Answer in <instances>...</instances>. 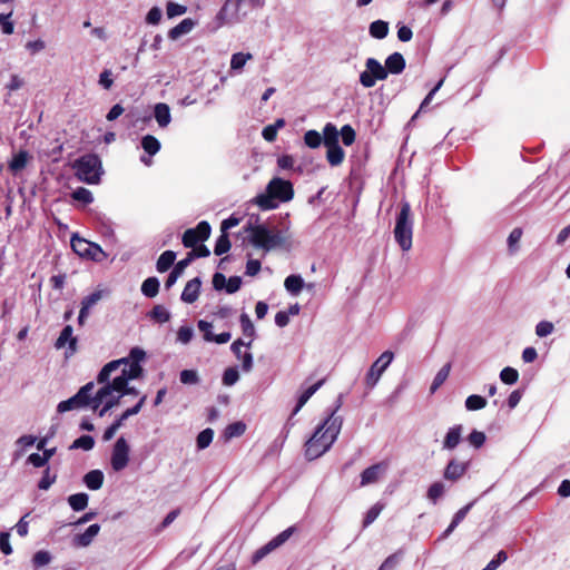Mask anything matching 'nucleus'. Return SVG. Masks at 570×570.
<instances>
[{"mask_svg":"<svg viewBox=\"0 0 570 570\" xmlns=\"http://www.w3.org/2000/svg\"><path fill=\"white\" fill-rule=\"evenodd\" d=\"M243 229L244 233L249 235V243L265 253L285 247L291 238L288 227L279 229L268 223L261 222L259 215L254 214L249 215Z\"/></svg>","mask_w":570,"mask_h":570,"instance_id":"f257e3e1","label":"nucleus"},{"mask_svg":"<svg viewBox=\"0 0 570 570\" xmlns=\"http://www.w3.org/2000/svg\"><path fill=\"white\" fill-rule=\"evenodd\" d=\"M159 279L155 276H151L142 282L140 289L146 297L153 298L159 293Z\"/></svg>","mask_w":570,"mask_h":570,"instance_id":"7c9ffc66","label":"nucleus"},{"mask_svg":"<svg viewBox=\"0 0 570 570\" xmlns=\"http://www.w3.org/2000/svg\"><path fill=\"white\" fill-rule=\"evenodd\" d=\"M368 32L375 39H384L389 33V23L383 20H375L370 24Z\"/></svg>","mask_w":570,"mask_h":570,"instance_id":"c9c22d12","label":"nucleus"},{"mask_svg":"<svg viewBox=\"0 0 570 570\" xmlns=\"http://www.w3.org/2000/svg\"><path fill=\"white\" fill-rule=\"evenodd\" d=\"M500 380L509 385L514 384L519 380V372L513 367L507 366L500 372Z\"/></svg>","mask_w":570,"mask_h":570,"instance_id":"603ef678","label":"nucleus"},{"mask_svg":"<svg viewBox=\"0 0 570 570\" xmlns=\"http://www.w3.org/2000/svg\"><path fill=\"white\" fill-rule=\"evenodd\" d=\"M485 434L478 430H473L468 436L469 443L475 449H480L485 443Z\"/></svg>","mask_w":570,"mask_h":570,"instance_id":"0e129e2a","label":"nucleus"},{"mask_svg":"<svg viewBox=\"0 0 570 570\" xmlns=\"http://www.w3.org/2000/svg\"><path fill=\"white\" fill-rule=\"evenodd\" d=\"M326 159L331 166H338L343 163L345 153L343 148L338 145L326 147Z\"/></svg>","mask_w":570,"mask_h":570,"instance_id":"473e14b6","label":"nucleus"},{"mask_svg":"<svg viewBox=\"0 0 570 570\" xmlns=\"http://www.w3.org/2000/svg\"><path fill=\"white\" fill-rule=\"evenodd\" d=\"M462 432H463V426L461 424L450 428L444 438V441H443V449L444 450L455 449L459 445V443L461 442Z\"/></svg>","mask_w":570,"mask_h":570,"instance_id":"4be33fe9","label":"nucleus"},{"mask_svg":"<svg viewBox=\"0 0 570 570\" xmlns=\"http://www.w3.org/2000/svg\"><path fill=\"white\" fill-rule=\"evenodd\" d=\"M176 253L173 250H165L156 263V268L159 273L167 272L175 263Z\"/></svg>","mask_w":570,"mask_h":570,"instance_id":"2f4dec72","label":"nucleus"},{"mask_svg":"<svg viewBox=\"0 0 570 570\" xmlns=\"http://www.w3.org/2000/svg\"><path fill=\"white\" fill-rule=\"evenodd\" d=\"M191 248L193 249L186 255V258L187 261H189V263H191L196 258L208 257L210 255V250L204 244L194 246Z\"/></svg>","mask_w":570,"mask_h":570,"instance_id":"4d7b16f0","label":"nucleus"},{"mask_svg":"<svg viewBox=\"0 0 570 570\" xmlns=\"http://www.w3.org/2000/svg\"><path fill=\"white\" fill-rule=\"evenodd\" d=\"M253 59V55L247 52H236L230 59V69L233 71H240L248 60Z\"/></svg>","mask_w":570,"mask_h":570,"instance_id":"a19ab883","label":"nucleus"},{"mask_svg":"<svg viewBox=\"0 0 570 570\" xmlns=\"http://www.w3.org/2000/svg\"><path fill=\"white\" fill-rule=\"evenodd\" d=\"M195 26L196 22L193 19L186 18L169 30L168 38L171 40H177L181 36L189 33Z\"/></svg>","mask_w":570,"mask_h":570,"instance_id":"393cba45","label":"nucleus"},{"mask_svg":"<svg viewBox=\"0 0 570 570\" xmlns=\"http://www.w3.org/2000/svg\"><path fill=\"white\" fill-rule=\"evenodd\" d=\"M154 117L160 128L167 127L171 121L169 106L164 102L156 104L154 107Z\"/></svg>","mask_w":570,"mask_h":570,"instance_id":"b1692460","label":"nucleus"},{"mask_svg":"<svg viewBox=\"0 0 570 570\" xmlns=\"http://www.w3.org/2000/svg\"><path fill=\"white\" fill-rule=\"evenodd\" d=\"M325 383V379L320 380L315 384L307 387L298 397L297 404L293 410L292 415H295L298 413V411L305 405V403L322 387V385Z\"/></svg>","mask_w":570,"mask_h":570,"instance_id":"a878e982","label":"nucleus"},{"mask_svg":"<svg viewBox=\"0 0 570 570\" xmlns=\"http://www.w3.org/2000/svg\"><path fill=\"white\" fill-rule=\"evenodd\" d=\"M450 371H451V364L450 363L444 364L439 370V372L434 376L433 382H432V384L430 386V392L432 394L435 393L436 390L445 382V380L448 379V376L450 374Z\"/></svg>","mask_w":570,"mask_h":570,"instance_id":"e433bc0d","label":"nucleus"},{"mask_svg":"<svg viewBox=\"0 0 570 570\" xmlns=\"http://www.w3.org/2000/svg\"><path fill=\"white\" fill-rule=\"evenodd\" d=\"M72 326L66 325L55 343L56 348H62L66 346V344H68V350L66 352L67 356L73 355L77 351V338L72 335Z\"/></svg>","mask_w":570,"mask_h":570,"instance_id":"dca6fc26","label":"nucleus"},{"mask_svg":"<svg viewBox=\"0 0 570 570\" xmlns=\"http://www.w3.org/2000/svg\"><path fill=\"white\" fill-rule=\"evenodd\" d=\"M295 531L294 527H289L286 530L282 531L279 534L274 537L271 541H268L266 544L257 549L254 554L252 556V563L256 564L261 560H263L267 554H269L275 549L283 546L293 534Z\"/></svg>","mask_w":570,"mask_h":570,"instance_id":"9b49d317","label":"nucleus"},{"mask_svg":"<svg viewBox=\"0 0 570 570\" xmlns=\"http://www.w3.org/2000/svg\"><path fill=\"white\" fill-rule=\"evenodd\" d=\"M338 132L345 146H351L355 141L356 132L351 125H344Z\"/></svg>","mask_w":570,"mask_h":570,"instance_id":"680f3d73","label":"nucleus"},{"mask_svg":"<svg viewBox=\"0 0 570 570\" xmlns=\"http://www.w3.org/2000/svg\"><path fill=\"white\" fill-rule=\"evenodd\" d=\"M128 380L120 373V375L116 376L111 382H106L100 387V396L101 395H111L114 392H117L118 394H121V392L126 389L128 385Z\"/></svg>","mask_w":570,"mask_h":570,"instance_id":"aec40b11","label":"nucleus"},{"mask_svg":"<svg viewBox=\"0 0 570 570\" xmlns=\"http://www.w3.org/2000/svg\"><path fill=\"white\" fill-rule=\"evenodd\" d=\"M51 561V554L46 550L37 551L32 557V564L35 569L45 567Z\"/></svg>","mask_w":570,"mask_h":570,"instance_id":"864d4df0","label":"nucleus"},{"mask_svg":"<svg viewBox=\"0 0 570 570\" xmlns=\"http://www.w3.org/2000/svg\"><path fill=\"white\" fill-rule=\"evenodd\" d=\"M394 238L402 250L407 252L412 247L413 220L411 218V206L407 202L400 204V212L396 216Z\"/></svg>","mask_w":570,"mask_h":570,"instance_id":"39448f33","label":"nucleus"},{"mask_svg":"<svg viewBox=\"0 0 570 570\" xmlns=\"http://www.w3.org/2000/svg\"><path fill=\"white\" fill-rule=\"evenodd\" d=\"M214 438V431L210 428L203 430L196 439V445L199 450H204L209 446Z\"/></svg>","mask_w":570,"mask_h":570,"instance_id":"c03bdc74","label":"nucleus"},{"mask_svg":"<svg viewBox=\"0 0 570 570\" xmlns=\"http://www.w3.org/2000/svg\"><path fill=\"white\" fill-rule=\"evenodd\" d=\"M148 315L151 320L160 324L170 320V313L163 305H155Z\"/></svg>","mask_w":570,"mask_h":570,"instance_id":"79ce46f5","label":"nucleus"},{"mask_svg":"<svg viewBox=\"0 0 570 570\" xmlns=\"http://www.w3.org/2000/svg\"><path fill=\"white\" fill-rule=\"evenodd\" d=\"M245 430H246V425L243 422H235V423L227 425L224 434H225L226 439H233V438H237V436H240L242 434H244Z\"/></svg>","mask_w":570,"mask_h":570,"instance_id":"3c124183","label":"nucleus"},{"mask_svg":"<svg viewBox=\"0 0 570 570\" xmlns=\"http://www.w3.org/2000/svg\"><path fill=\"white\" fill-rule=\"evenodd\" d=\"M130 448L124 436H120L114 444L111 452V468L114 471H122L129 462Z\"/></svg>","mask_w":570,"mask_h":570,"instance_id":"ddd939ff","label":"nucleus"},{"mask_svg":"<svg viewBox=\"0 0 570 570\" xmlns=\"http://www.w3.org/2000/svg\"><path fill=\"white\" fill-rule=\"evenodd\" d=\"M553 330H554L553 323H551L549 321H541L535 326V334L539 337H546V336L550 335L553 332Z\"/></svg>","mask_w":570,"mask_h":570,"instance_id":"774afa93","label":"nucleus"},{"mask_svg":"<svg viewBox=\"0 0 570 570\" xmlns=\"http://www.w3.org/2000/svg\"><path fill=\"white\" fill-rule=\"evenodd\" d=\"M190 265L189 261L185 257L184 259L179 261L175 264L174 268L169 273L166 282L165 287L166 289H169L171 286L175 285L177 279L184 274L185 269Z\"/></svg>","mask_w":570,"mask_h":570,"instance_id":"bb28decb","label":"nucleus"},{"mask_svg":"<svg viewBox=\"0 0 570 570\" xmlns=\"http://www.w3.org/2000/svg\"><path fill=\"white\" fill-rule=\"evenodd\" d=\"M263 4V0H226L217 17L224 21L238 20L240 14H246V10L242 11L244 8L253 9Z\"/></svg>","mask_w":570,"mask_h":570,"instance_id":"423d86ee","label":"nucleus"},{"mask_svg":"<svg viewBox=\"0 0 570 570\" xmlns=\"http://www.w3.org/2000/svg\"><path fill=\"white\" fill-rule=\"evenodd\" d=\"M403 552L397 551L389 556L377 570H394L402 560Z\"/></svg>","mask_w":570,"mask_h":570,"instance_id":"13d9d810","label":"nucleus"},{"mask_svg":"<svg viewBox=\"0 0 570 570\" xmlns=\"http://www.w3.org/2000/svg\"><path fill=\"white\" fill-rule=\"evenodd\" d=\"M343 424L342 416L328 414L325 421L320 424L313 435L305 443V456L307 460H315L330 450L336 441Z\"/></svg>","mask_w":570,"mask_h":570,"instance_id":"f03ea898","label":"nucleus"},{"mask_svg":"<svg viewBox=\"0 0 570 570\" xmlns=\"http://www.w3.org/2000/svg\"><path fill=\"white\" fill-rule=\"evenodd\" d=\"M340 132L335 125L327 122L323 128L322 139L325 147L338 145Z\"/></svg>","mask_w":570,"mask_h":570,"instance_id":"c85d7f7f","label":"nucleus"},{"mask_svg":"<svg viewBox=\"0 0 570 570\" xmlns=\"http://www.w3.org/2000/svg\"><path fill=\"white\" fill-rule=\"evenodd\" d=\"M202 287V279L195 277L187 282L181 293L180 299L187 304H193L198 299Z\"/></svg>","mask_w":570,"mask_h":570,"instance_id":"a211bd4d","label":"nucleus"},{"mask_svg":"<svg viewBox=\"0 0 570 570\" xmlns=\"http://www.w3.org/2000/svg\"><path fill=\"white\" fill-rule=\"evenodd\" d=\"M406 62L402 53L394 52L390 55L385 60V69L389 73L400 75L405 69Z\"/></svg>","mask_w":570,"mask_h":570,"instance_id":"412c9836","label":"nucleus"},{"mask_svg":"<svg viewBox=\"0 0 570 570\" xmlns=\"http://www.w3.org/2000/svg\"><path fill=\"white\" fill-rule=\"evenodd\" d=\"M394 358V354L391 351L383 352L380 357L371 365L365 376V384L368 389H373L379 382L381 375L389 367Z\"/></svg>","mask_w":570,"mask_h":570,"instance_id":"9d476101","label":"nucleus"},{"mask_svg":"<svg viewBox=\"0 0 570 570\" xmlns=\"http://www.w3.org/2000/svg\"><path fill=\"white\" fill-rule=\"evenodd\" d=\"M121 364L127 365L128 360L119 358V360H115V361L107 363L98 373L97 382L99 384H105L106 382H108L111 373H114L116 370H118Z\"/></svg>","mask_w":570,"mask_h":570,"instance_id":"5701e85b","label":"nucleus"},{"mask_svg":"<svg viewBox=\"0 0 570 570\" xmlns=\"http://www.w3.org/2000/svg\"><path fill=\"white\" fill-rule=\"evenodd\" d=\"M294 197L293 184L289 180L274 177L266 186L265 193L258 194L253 203L262 210H271L278 207L279 203H287Z\"/></svg>","mask_w":570,"mask_h":570,"instance_id":"7ed1b4c3","label":"nucleus"},{"mask_svg":"<svg viewBox=\"0 0 570 570\" xmlns=\"http://www.w3.org/2000/svg\"><path fill=\"white\" fill-rule=\"evenodd\" d=\"M239 380V373L236 367H227L223 374V384L226 386L234 385Z\"/></svg>","mask_w":570,"mask_h":570,"instance_id":"e2e57ef3","label":"nucleus"},{"mask_svg":"<svg viewBox=\"0 0 570 570\" xmlns=\"http://www.w3.org/2000/svg\"><path fill=\"white\" fill-rule=\"evenodd\" d=\"M284 286L289 294L297 296L304 288L305 283L301 275L292 274L285 278Z\"/></svg>","mask_w":570,"mask_h":570,"instance_id":"cd10ccee","label":"nucleus"},{"mask_svg":"<svg viewBox=\"0 0 570 570\" xmlns=\"http://www.w3.org/2000/svg\"><path fill=\"white\" fill-rule=\"evenodd\" d=\"M88 500H89L88 494L80 492V493L71 494L68 498V503L73 511H82L87 508Z\"/></svg>","mask_w":570,"mask_h":570,"instance_id":"4c0bfd02","label":"nucleus"},{"mask_svg":"<svg viewBox=\"0 0 570 570\" xmlns=\"http://www.w3.org/2000/svg\"><path fill=\"white\" fill-rule=\"evenodd\" d=\"M386 470V464L383 462L373 464L366 468L361 473V485L365 487L367 484H372L379 481L381 474H383Z\"/></svg>","mask_w":570,"mask_h":570,"instance_id":"f3484780","label":"nucleus"},{"mask_svg":"<svg viewBox=\"0 0 570 570\" xmlns=\"http://www.w3.org/2000/svg\"><path fill=\"white\" fill-rule=\"evenodd\" d=\"M100 525L97 523H94L87 528V530L83 533L76 534L72 538V544L75 547H81L86 548L91 544L95 537L99 533Z\"/></svg>","mask_w":570,"mask_h":570,"instance_id":"6ab92c4d","label":"nucleus"},{"mask_svg":"<svg viewBox=\"0 0 570 570\" xmlns=\"http://www.w3.org/2000/svg\"><path fill=\"white\" fill-rule=\"evenodd\" d=\"M141 147L148 156H155L160 150V141L153 135H146L141 138Z\"/></svg>","mask_w":570,"mask_h":570,"instance_id":"f704fd0d","label":"nucleus"},{"mask_svg":"<svg viewBox=\"0 0 570 570\" xmlns=\"http://www.w3.org/2000/svg\"><path fill=\"white\" fill-rule=\"evenodd\" d=\"M70 244L72 250L81 257L89 258L97 263L107 258V254L98 244L81 238L78 235L71 237Z\"/></svg>","mask_w":570,"mask_h":570,"instance_id":"0eeeda50","label":"nucleus"},{"mask_svg":"<svg viewBox=\"0 0 570 570\" xmlns=\"http://www.w3.org/2000/svg\"><path fill=\"white\" fill-rule=\"evenodd\" d=\"M86 487L90 490H99L104 483V473L100 470H91L83 476Z\"/></svg>","mask_w":570,"mask_h":570,"instance_id":"c756f323","label":"nucleus"},{"mask_svg":"<svg viewBox=\"0 0 570 570\" xmlns=\"http://www.w3.org/2000/svg\"><path fill=\"white\" fill-rule=\"evenodd\" d=\"M28 157L29 155L26 150H20L12 157L11 161L9 163L10 170L17 173L23 169L27 166Z\"/></svg>","mask_w":570,"mask_h":570,"instance_id":"ea45409f","label":"nucleus"},{"mask_svg":"<svg viewBox=\"0 0 570 570\" xmlns=\"http://www.w3.org/2000/svg\"><path fill=\"white\" fill-rule=\"evenodd\" d=\"M95 389L94 382H88L81 386L78 392L68 400L61 401L57 406L58 413H65L76 409L87 407L91 401V393Z\"/></svg>","mask_w":570,"mask_h":570,"instance_id":"6e6552de","label":"nucleus"},{"mask_svg":"<svg viewBox=\"0 0 570 570\" xmlns=\"http://www.w3.org/2000/svg\"><path fill=\"white\" fill-rule=\"evenodd\" d=\"M239 323L242 326L243 334L249 338H254L256 331L252 320L246 313H243L240 315Z\"/></svg>","mask_w":570,"mask_h":570,"instance_id":"09e8293b","label":"nucleus"},{"mask_svg":"<svg viewBox=\"0 0 570 570\" xmlns=\"http://www.w3.org/2000/svg\"><path fill=\"white\" fill-rule=\"evenodd\" d=\"M469 462H460L455 458L451 459L444 471L443 478L450 482H458L468 471Z\"/></svg>","mask_w":570,"mask_h":570,"instance_id":"2eb2a0df","label":"nucleus"},{"mask_svg":"<svg viewBox=\"0 0 570 570\" xmlns=\"http://www.w3.org/2000/svg\"><path fill=\"white\" fill-rule=\"evenodd\" d=\"M94 445L95 440L91 435H81L73 441L70 449H82L85 451H89L94 448Z\"/></svg>","mask_w":570,"mask_h":570,"instance_id":"5fc2aeb1","label":"nucleus"},{"mask_svg":"<svg viewBox=\"0 0 570 570\" xmlns=\"http://www.w3.org/2000/svg\"><path fill=\"white\" fill-rule=\"evenodd\" d=\"M75 175L80 181L89 185L98 184L104 174L101 159L97 154H86L72 164Z\"/></svg>","mask_w":570,"mask_h":570,"instance_id":"20e7f679","label":"nucleus"},{"mask_svg":"<svg viewBox=\"0 0 570 570\" xmlns=\"http://www.w3.org/2000/svg\"><path fill=\"white\" fill-rule=\"evenodd\" d=\"M285 124L286 122L283 118L276 119L274 124L268 125L263 129V138L268 142H273L276 139L277 131L282 129L285 126Z\"/></svg>","mask_w":570,"mask_h":570,"instance_id":"72a5a7b5","label":"nucleus"},{"mask_svg":"<svg viewBox=\"0 0 570 570\" xmlns=\"http://www.w3.org/2000/svg\"><path fill=\"white\" fill-rule=\"evenodd\" d=\"M142 373V367L138 363H130L129 365H125V367L121 370V374L125 375V377L130 381L138 379Z\"/></svg>","mask_w":570,"mask_h":570,"instance_id":"8fccbe9b","label":"nucleus"},{"mask_svg":"<svg viewBox=\"0 0 570 570\" xmlns=\"http://www.w3.org/2000/svg\"><path fill=\"white\" fill-rule=\"evenodd\" d=\"M230 246H232V244H230L228 234L222 233V235L216 240L214 253H215V255L220 256V255L227 253L230 249Z\"/></svg>","mask_w":570,"mask_h":570,"instance_id":"49530a36","label":"nucleus"},{"mask_svg":"<svg viewBox=\"0 0 570 570\" xmlns=\"http://www.w3.org/2000/svg\"><path fill=\"white\" fill-rule=\"evenodd\" d=\"M146 399V395L141 396L140 400L132 407L127 409L110 426H108L102 435L104 441L111 440L115 436L116 432L121 428L125 420L138 414L141 407L144 406Z\"/></svg>","mask_w":570,"mask_h":570,"instance_id":"4468645a","label":"nucleus"},{"mask_svg":"<svg viewBox=\"0 0 570 570\" xmlns=\"http://www.w3.org/2000/svg\"><path fill=\"white\" fill-rule=\"evenodd\" d=\"M57 473H51L50 468L47 466L43 471L42 478L38 482V489L47 491L56 482Z\"/></svg>","mask_w":570,"mask_h":570,"instance_id":"a18cd8bd","label":"nucleus"},{"mask_svg":"<svg viewBox=\"0 0 570 570\" xmlns=\"http://www.w3.org/2000/svg\"><path fill=\"white\" fill-rule=\"evenodd\" d=\"M295 531L294 527H289L286 530L282 531L279 534L274 537L271 541H268L266 544L257 549L254 554L252 556V563L256 564L261 560H263L267 554H269L275 549L283 546L293 534Z\"/></svg>","mask_w":570,"mask_h":570,"instance_id":"f8f14e48","label":"nucleus"},{"mask_svg":"<svg viewBox=\"0 0 570 570\" xmlns=\"http://www.w3.org/2000/svg\"><path fill=\"white\" fill-rule=\"evenodd\" d=\"M183 245L187 248H191L197 245L198 242H200L199 236L196 233V229L188 228L184 235H183Z\"/></svg>","mask_w":570,"mask_h":570,"instance_id":"052dcab7","label":"nucleus"},{"mask_svg":"<svg viewBox=\"0 0 570 570\" xmlns=\"http://www.w3.org/2000/svg\"><path fill=\"white\" fill-rule=\"evenodd\" d=\"M72 198L83 204H91L94 202L92 193L85 187H78L72 193Z\"/></svg>","mask_w":570,"mask_h":570,"instance_id":"bf43d9fd","label":"nucleus"},{"mask_svg":"<svg viewBox=\"0 0 570 570\" xmlns=\"http://www.w3.org/2000/svg\"><path fill=\"white\" fill-rule=\"evenodd\" d=\"M322 141H323L322 135L314 129L307 130L304 135V142L309 148H313V149L318 148L321 146Z\"/></svg>","mask_w":570,"mask_h":570,"instance_id":"de8ad7c7","label":"nucleus"},{"mask_svg":"<svg viewBox=\"0 0 570 570\" xmlns=\"http://www.w3.org/2000/svg\"><path fill=\"white\" fill-rule=\"evenodd\" d=\"M445 493V485L441 481L432 483L426 492V498L432 502L436 503Z\"/></svg>","mask_w":570,"mask_h":570,"instance_id":"58836bf2","label":"nucleus"},{"mask_svg":"<svg viewBox=\"0 0 570 570\" xmlns=\"http://www.w3.org/2000/svg\"><path fill=\"white\" fill-rule=\"evenodd\" d=\"M487 405V400L478 394H472L465 400V407L469 411H478L484 409Z\"/></svg>","mask_w":570,"mask_h":570,"instance_id":"37998d69","label":"nucleus"},{"mask_svg":"<svg viewBox=\"0 0 570 570\" xmlns=\"http://www.w3.org/2000/svg\"><path fill=\"white\" fill-rule=\"evenodd\" d=\"M366 69L360 75V82L364 88H372L377 80L387 78V70L375 58H367L365 61Z\"/></svg>","mask_w":570,"mask_h":570,"instance_id":"1a4fd4ad","label":"nucleus"},{"mask_svg":"<svg viewBox=\"0 0 570 570\" xmlns=\"http://www.w3.org/2000/svg\"><path fill=\"white\" fill-rule=\"evenodd\" d=\"M507 552L504 550H500L482 570H497L504 561H507Z\"/></svg>","mask_w":570,"mask_h":570,"instance_id":"338daca9","label":"nucleus"},{"mask_svg":"<svg viewBox=\"0 0 570 570\" xmlns=\"http://www.w3.org/2000/svg\"><path fill=\"white\" fill-rule=\"evenodd\" d=\"M384 505L380 502L375 503L365 514V518L363 520V528H366L368 527L370 524H372L376 518L380 515V513L382 512Z\"/></svg>","mask_w":570,"mask_h":570,"instance_id":"6e6d98bb","label":"nucleus"},{"mask_svg":"<svg viewBox=\"0 0 570 570\" xmlns=\"http://www.w3.org/2000/svg\"><path fill=\"white\" fill-rule=\"evenodd\" d=\"M179 379L183 384H197L199 382L198 373L195 370H183Z\"/></svg>","mask_w":570,"mask_h":570,"instance_id":"69168bd1","label":"nucleus"}]
</instances>
